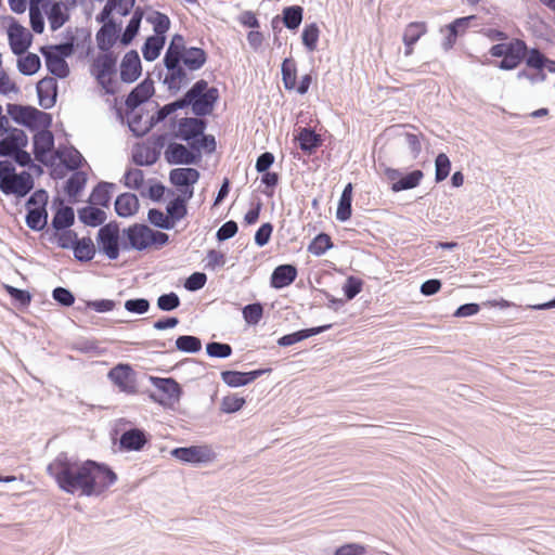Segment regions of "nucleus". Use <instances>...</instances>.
<instances>
[{
    "label": "nucleus",
    "mask_w": 555,
    "mask_h": 555,
    "mask_svg": "<svg viewBox=\"0 0 555 555\" xmlns=\"http://www.w3.org/2000/svg\"><path fill=\"white\" fill-rule=\"evenodd\" d=\"M151 384L163 395L167 397V399L179 402L182 395L183 388L182 386L172 377H158V376H150Z\"/></svg>",
    "instance_id": "26"
},
{
    "label": "nucleus",
    "mask_w": 555,
    "mask_h": 555,
    "mask_svg": "<svg viewBox=\"0 0 555 555\" xmlns=\"http://www.w3.org/2000/svg\"><path fill=\"white\" fill-rule=\"evenodd\" d=\"M352 183L349 182L345 185L340 197L337 203L335 217L339 222H346L352 215Z\"/></svg>",
    "instance_id": "32"
},
{
    "label": "nucleus",
    "mask_w": 555,
    "mask_h": 555,
    "mask_svg": "<svg viewBox=\"0 0 555 555\" xmlns=\"http://www.w3.org/2000/svg\"><path fill=\"white\" fill-rule=\"evenodd\" d=\"M75 224V210L73 207L57 209L51 220L52 231H61L72 228Z\"/></svg>",
    "instance_id": "40"
},
{
    "label": "nucleus",
    "mask_w": 555,
    "mask_h": 555,
    "mask_svg": "<svg viewBox=\"0 0 555 555\" xmlns=\"http://www.w3.org/2000/svg\"><path fill=\"white\" fill-rule=\"evenodd\" d=\"M115 183L107 181L98 182L88 198L89 204L98 205L102 208H108L112 199V192L115 189Z\"/></svg>",
    "instance_id": "31"
},
{
    "label": "nucleus",
    "mask_w": 555,
    "mask_h": 555,
    "mask_svg": "<svg viewBox=\"0 0 555 555\" xmlns=\"http://www.w3.org/2000/svg\"><path fill=\"white\" fill-rule=\"evenodd\" d=\"M384 175L389 181L390 190L393 193L415 189L421 184L424 178V172L421 169H414L403 173L400 169L386 167Z\"/></svg>",
    "instance_id": "10"
},
{
    "label": "nucleus",
    "mask_w": 555,
    "mask_h": 555,
    "mask_svg": "<svg viewBox=\"0 0 555 555\" xmlns=\"http://www.w3.org/2000/svg\"><path fill=\"white\" fill-rule=\"evenodd\" d=\"M31 118L29 120V127H27L30 131L38 130H48L52 127L53 117L50 113L38 109L37 107H31Z\"/></svg>",
    "instance_id": "48"
},
{
    "label": "nucleus",
    "mask_w": 555,
    "mask_h": 555,
    "mask_svg": "<svg viewBox=\"0 0 555 555\" xmlns=\"http://www.w3.org/2000/svg\"><path fill=\"white\" fill-rule=\"evenodd\" d=\"M48 219H49L48 210H46V211L29 210V212H26L25 223L30 230H33L35 232H40L47 228Z\"/></svg>",
    "instance_id": "61"
},
{
    "label": "nucleus",
    "mask_w": 555,
    "mask_h": 555,
    "mask_svg": "<svg viewBox=\"0 0 555 555\" xmlns=\"http://www.w3.org/2000/svg\"><path fill=\"white\" fill-rule=\"evenodd\" d=\"M138 373L130 363H117L107 373V378L126 395H137Z\"/></svg>",
    "instance_id": "9"
},
{
    "label": "nucleus",
    "mask_w": 555,
    "mask_h": 555,
    "mask_svg": "<svg viewBox=\"0 0 555 555\" xmlns=\"http://www.w3.org/2000/svg\"><path fill=\"white\" fill-rule=\"evenodd\" d=\"M114 209L118 217H133L140 209V201L134 193L124 192L115 198Z\"/></svg>",
    "instance_id": "27"
},
{
    "label": "nucleus",
    "mask_w": 555,
    "mask_h": 555,
    "mask_svg": "<svg viewBox=\"0 0 555 555\" xmlns=\"http://www.w3.org/2000/svg\"><path fill=\"white\" fill-rule=\"evenodd\" d=\"M478 20L479 18L477 15L462 16L453 20L451 23L441 28L440 31H447V35L441 42V48L443 51L448 52L452 50L456 43L457 38L465 35L467 29L472 26H476L477 24L475 23Z\"/></svg>",
    "instance_id": "13"
},
{
    "label": "nucleus",
    "mask_w": 555,
    "mask_h": 555,
    "mask_svg": "<svg viewBox=\"0 0 555 555\" xmlns=\"http://www.w3.org/2000/svg\"><path fill=\"white\" fill-rule=\"evenodd\" d=\"M69 10L70 9H66V4L63 1L54 0L51 5L43 11L48 17L52 31L60 29L69 21Z\"/></svg>",
    "instance_id": "28"
},
{
    "label": "nucleus",
    "mask_w": 555,
    "mask_h": 555,
    "mask_svg": "<svg viewBox=\"0 0 555 555\" xmlns=\"http://www.w3.org/2000/svg\"><path fill=\"white\" fill-rule=\"evenodd\" d=\"M98 251L108 260L115 261L124 251L120 223L112 220L102 225L95 236Z\"/></svg>",
    "instance_id": "6"
},
{
    "label": "nucleus",
    "mask_w": 555,
    "mask_h": 555,
    "mask_svg": "<svg viewBox=\"0 0 555 555\" xmlns=\"http://www.w3.org/2000/svg\"><path fill=\"white\" fill-rule=\"evenodd\" d=\"M95 40L99 51L105 53H115L113 51V48L119 41L117 37L108 33L102 26L98 29L95 34Z\"/></svg>",
    "instance_id": "60"
},
{
    "label": "nucleus",
    "mask_w": 555,
    "mask_h": 555,
    "mask_svg": "<svg viewBox=\"0 0 555 555\" xmlns=\"http://www.w3.org/2000/svg\"><path fill=\"white\" fill-rule=\"evenodd\" d=\"M31 107L33 105L8 103L7 113L16 125L27 128L31 118Z\"/></svg>",
    "instance_id": "39"
},
{
    "label": "nucleus",
    "mask_w": 555,
    "mask_h": 555,
    "mask_svg": "<svg viewBox=\"0 0 555 555\" xmlns=\"http://www.w3.org/2000/svg\"><path fill=\"white\" fill-rule=\"evenodd\" d=\"M41 68V60L36 53L26 52L17 59V69L24 76H33Z\"/></svg>",
    "instance_id": "42"
},
{
    "label": "nucleus",
    "mask_w": 555,
    "mask_h": 555,
    "mask_svg": "<svg viewBox=\"0 0 555 555\" xmlns=\"http://www.w3.org/2000/svg\"><path fill=\"white\" fill-rule=\"evenodd\" d=\"M208 121L206 117H182L177 119L173 117L170 124V128H177L173 133V138H177L186 143H195L203 131H206Z\"/></svg>",
    "instance_id": "8"
},
{
    "label": "nucleus",
    "mask_w": 555,
    "mask_h": 555,
    "mask_svg": "<svg viewBox=\"0 0 555 555\" xmlns=\"http://www.w3.org/2000/svg\"><path fill=\"white\" fill-rule=\"evenodd\" d=\"M170 455L182 463L199 465L211 462L216 454L207 444L177 447L170 451Z\"/></svg>",
    "instance_id": "11"
},
{
    "label": "nucleus",
    "mask_w": 555,
    "mask_h": 555,
    "mask_svg": "<svg viewBox=\"0 0 555 555\" xmlns=\"http://www.w3.org/2000/svg\"><path fill=\"white\" fill-rule=\"evenodd\" d=\"M160 152L152 150L144 144H137L132 150L131 159L133 164L141 167H149L157 163Z\"/></svg>",
    "instance_id": "34"
},
{
    "label": "nucleus",
    "mask_w": 555,
    "mask_h": 555,
    "mask_svg": "<svg viewBox=\"0 0 555 555\" xmlns=\"http://www.w3.org/2000/svg\"><path fill=\"white\" fill-rule=\"evenodd\" d=\"M166 43V37L149 36L141 48L143 59L146 62H154L157 60Z\"/></svg>",
    "instance_id": "37"
},
{
    "label": "nucleus",
    "mask_w": 555,
    "mask_h": 555,
    "mask_svg": "<svg viewBox=\"0 0 555 555\" xmlns=\"http://www.w3.org/2000/svg\"><path fill=\"white\" fill-rule=\"evenodd\" d=\"M85 461L60 452L47 466V474L54 479L57 487L67 494L81 490Z\"/></svg>",
    "instance_id": "4"
},
{
    "label": "nucleus",
    "mask_w": 555,
    "mask_h": 555,
    "mask_svg": "<svg viewBox=\"0 0 555 555\" xmlns=\"http://www.w3.org/2000/svg\"><path fill=\"white\" fill-rule=\"evenodd\" d=\"M49 203V193L44 189L34 191L25 203L26 212L46 211Z\"/></svg>",
    "instance_id": "51"
},
{
    "label": "nucleus",
    "mask_w": 555,
    "mask_h": 555,
    "mask_svg": "<svg viewBox=\"0 0 555 555\" xmlns=\"http://www.w3.org/2000/svg\"><path fill=\"white\" fill-rule=\"evenodd\" d=\"M332 248H334V243L331 235L325 232H320L309 243L307 250L315 257H321Z\"/></svg>",
    "instance_id": "44"
},
{
    "label": "nucleus",
    "mask_w": 555,
    "mask_h": 555,
    "mask_svg": "<svg viewBox=\"0 0 555 555\" xmlns=\"http://www.w3.org/2000/svg\"><path fill=\"white\" fill-rule=\"evenodd\" d=\"M298 269L293 263H284L275 267L270 276V287L283 289L295 282Z\"/></svg>",
    "instance_id": "22"
},
{
    "label": "nucleus",
    "mask_w": 555,
    "mask_h": 555,
    "mask_svg": "<svg viewBox=\"0 0 555 555\" xmlns=\"http://www.w3.org/2000/svg\"><path fill=\"white\" fill-rule=\"evenodd\" d=\"M175 347L183 353H197L202 350V339L194 335H180L176 338Z\"/></svg>",
    "instance_id": "50"
},
{
    "label": "nucleus",
    "mask_w": 555,
    "mask_h": 555,
    "mask_svg": "<svg viewBox=\"0 0 555 555\" xmlns=\"http://www.w3.org/2000/svg\"><path fill=\"white\" fill-rule=\"evenodd\" d=\"M199 178V171L193 167L175 168L169 172V182L177 191L195 185Z\"/></svg>",
    "instance_id": "24"
},
{
    "label": "nucleus",
    "mask_w": 555,
    "mask_h": 555,
    "mask_svg": "<svg viewBox=\"0 0 555 555\" xmlns=\"http://www.w3.org/2000/svg\"><path fill=\"white\" fill-rule=\"evenodd\" d=\"M120 80L124 83H133L142 75V63L137 50L125 53L119 65Z\"/></svg>",
    "instance_id": "18"
},
{
    "label": "nucleus",
    "mask_w": 555,
    "mask_h": 555,
    "mask_svg": "<svg viewBox=\"0 0 555 555\" xmlns=\"http://www.w3.org/2000/svg\"><path fill=\"white\" fill-rule=\"evenodd\" d=\"M145 250L150 248L162 249L170 242V236L166 232L154 230L146 224Z\"/></svg>",
    "instance_id": "54"
},
{
    "label": "nucleus",
    "mask_w": 555,
    "mask_h": 555,
    "mask_svg": "<svg viewBox=\"0 0 555 555\" xmlns=\"http://www.w3.org/2000/svg\"><path fill=\"white\" fill-rule=\"evenodd\" d=\"M272 372L271 367H259L248 372L236 370H224L220 373L221 380L231 388L244 387L251 384L257 378Z\"/></svg>",
    "instance_id": "14"
},
{
    "label": "nucleus",
    "mask_w": 555,
    "mask_h": 555,
    "mask_svg": "<svg viewBox=\"0 0 555 555\" xmlns=\"http://www.w3.org/2000/svg\"><path fill=\"white\" fill-rule=\"evenodd\" d=\"M281 75L284 89L292 91L296 87L297 64L293 57H285L281 64Z\"/></svg>",
    "instance_id": "45"
},
{
    "label": "nucleus",
    "mask_w": 555,
    "mask_h": 555,
    "mask_svg": "<svg viewBox=\"0 0 555 555\" xmlns=\"http://www.w3.org/2000/svg\"><path fill=\"white\" fill-rule=\"evenodd\" d=\"M35 188V179L33 175L27 170L20 172L15 171V175L9 181L8 186L3 190L4 195H14L17 198H23L28 195Z\"/></svg>",
    "instance_id": "21"
},
{
    "label": "nucleus",
    "mask_w": 555,
    "mask_h": 555,
    "mask_svg": "<svg viewBox=\"0 0 555 555\" xmlns=\"http://www.w3.org/2000/svg\"><path fill=\"white\" fill-rule=\"evenodd\" d=\"M186 48L183 35L175 34L163 57L165 68L167 69Z\"/></svg>",
    "instance_id": "38"
},
{
    "label": "nucleus",
    "mask_w": 555,
    "mask_h": 555,
    "mask_svg": "<svg viewBox=\"0 0 555 555\" xmlns=\"http://www.w3.org/2000/svg\"><path fill=\"white\" fill-rule=\"evenodd\" d=\"M28 142V135L26 133L25 137L18 135V138L13 141L15 149L10 159L13 164H16L17 166L23 168H27L29 165H31V162L34 160L31 158V154L26 151Z\"/></svg>",
    "instance_id": "35"
},
{
    "label": "nucleus",
    "mask_w": 555,
    "mask_h": 555,
    "mask_svg": "<svg viewBox=\"0 0 555 555\" xmlns=\"http://www.w3.org/2000/svg\"><path fill=\"white\" fill-rule=\"evenodd\" d=\"M451 160L446 153H438L435 158V182L440 183L444 181L451 172Z\"/></svg>",
    "instance_id": "59"
},
{
    "label": "nucleus",
    "mask_w": 555,
    "mask_h": 555,
    "mask_svg": "<svg viewBox=\"0 0 555 555\" xmlns=\"http://www.w3.org/2000/svg\"><path fill=\"white\" fill-rule=\"evenodd\" d=\"M305 10L301 5L293 4L284 7L280 15L283 26L291 31H296L302 23Z\"/></svg>",
    "instance_id": "33"
},
{
    "label": "nucleus",
    "mask_w": 555,
    "mask_h": 555,
    "mask_svg": "<svg viewBox=\"0 0 555 555\" xmlns=\"http://www.w3.org/2000/svg\"><path fill=\"white\" fill-rule=\"evenodd\" d=\"M64 38L65 41L63 42L56 44H44L40 48L66 61L75 53L76 49L80 48V43H76V36L70 27L65 29Z\"/></svg>",
    "instance_id": "23"
},
{
    "label": "nucleus",
    "mask_w": 555,
    "mask_h": 555,
    "mask_svg": "<svg viewBox=\"0 0 555 555\" xmlns=\"http://www.w3.org/2000/svg\"><path fill=\"white\" fill-rule=\"evenodd\" d=\"M59 151H61V157L66 158V160L63 164L66 170L76 171L79 170L86 164V159L74 145H69L67 147L60 146Z\"/></svg>",
    "instance_id": "41"
},
{
    "label": "nucleus",
    "mask_w": 555,
    "mask_h": 555,
    "mask_svg": "<svg viewBox=\"0 0 555 555\" xmlns=\"http://www.w3.org/2000/svg\"><path fill=\"white\" fill-rule=\"evenodd\" d=\"M126 117H127L128 128H129L130 132L133 134V137L142 138L150 132L149 125L145 127L140 126L142 118H143L142 111H138V108L132 109V111L129 108H126Z\"/></svg>",
    "instance_id": "46"
},
{
    "label": "nucleus",
    "mask_w": 555,
    "mask_h": 555,
    "mask_svg": "<svg viewBox=\"0 0 555 555\" xmlns=\"http://www.w3.org/2000/svg\"><path fill=\"white\" fill-rule=\"evenodd\" d=\"M118 56L116 53L100 52L90 66V74L95 80L111 77L117 73Z\"/></svg>",
    "instance_id": "20"
},
{
    "label": "nucleus",
    "mask_w": 555,
    "mask_h": 555,
    "mask_svg": "<svg viewBox=\"0 0 555 555\" xmlns=\"http://www.w3.org/2000/svg\"><path fill=\"white\" fill-rule=\"evenodd\" d=\"M77 214L78 220L86 227L101 228L106 224V212L102 208L95 207L92 204L78 208Z\"/></svg>",
    "instance_id": "30"
},
{
    "label": "nucleus",
    "mask_w": 555,
    "mask_h": 555,
    "mask_svg": "<svg viewBox=\"0 0 555 555\" xmlns=\"http://www.w3.org/2000/svg\"><path fill=\"white\" fill-rule=\"evenodd\" d=\"M39 52L44 59L47 70L52 75L51 77L57 79H65L70 74V68L67 61L39 48Z\"/></svg>",
    "instance_id": "29"
},
{
    "label": "nucleus",
    "mask_w": 555,
    "mask_h": 555,
    "mask_svg": "<svg viewBox=\"0 0 555 555\" xmlns=\"http://www.w3.org/2000/svg\"><path fill=\"white\" fill-rule=\"evenodd\" d=\"M38 104L43 109H50L55 106L59 96L57 80L51 76L41 78L36 83Z\"/></svg>",
    "instance_id": "17"
},
{
    "label": "nucleus",
    "mask_w": 555,
    "mask_h": 555,
    "mask_svg": "<svg viewBox=\"0 0 555 555\" xmlns=\"http://www.w3.org/2000/svg\"><path fill=\"white\" fill-rule=\"evenodd\" d=\"M122 183L127 189L141 190L144 184V172L139 168H128L124 173Z\"/></svg>",
    "instance_id": "63"
},
{
    "label": "nucleus",
    "mask_w": 555,
    "mask_h": 555,
    "mask_svg": "<svg viewBox=\"0 0 555 555\" xmlns=\"http://www.w3.org/2000/svg\"><path fill=\"white\" fill-rule=\"evenodd\" d=\"M55 137L48 130H38L33 135V154L35 158L47 167H53L55 159L61 157L60 153L54 152Z\"/></svg>",
    "instance_id": "7"
},
{
    "label": "nucleus",
    "mask_w": 555,
    "mask_h": 555,
    "mask_svg": "<svg viewBox=\"0 0 555 555\" xmlns=\"http://www.w3.org/2000/svg\"><path fill=\"white\" fill-rule=\"evenodd\" d=\"M150 182L149 188L145 191H141V196L147 197L154 203H160L164 201L166 193L173 194L160 181L151 179Z\"/></svg>",
    "instance_id": "58"
},
{
    "label": "nucleus",
    "mask_w": 555,
    "mask_h": 555,
    "mask_svg": "<svg viewBox=\"0 0 555 555\" xmlns=\"http://www.w3.org/2000/svg\"><path fill=\"white\" fill-rule=\"evenodd\" d=\"M219 99L218 88L209 87L208 81L205 79H198L182 96L159 107L150 117V131L179 109L191 107L193 115L207 117L212 114Z\"/></svg>",
    "instance_id": "1"
},
{
    "label": "nucleus",
    "mask_w": 555,
    "mask_h": 555,
    "mask_svg": "<svg viewBox=\"0 0 555 555\" xmlns=\"http://www.w3.org/2000/svg\"><path fill=\"white\" fill-rule=\"evenodd\" d=\"M118 479L113 468L103 462L86 460L81 477L80 494L85 496H100L106 492Z\"/></svg>",
    "instance_id": "5"
},
{
    "label": "nucleus",
    "mask_w": 555,
    "mask_h": 555,
    "mask_svg": "<svg viewBox=\"0 0 555 555\" xmlns=\"http://www.w3.org/2000/svg\"><path fill=\"white\" fill-rule=\"evenodd\" d=\"M427 31L426 23L424 22H411L406 25L402 40L404 47L411 48L421 39Z\"/></svg>",
    "instance_id": "47"
},
{
    "label": "nucleus",
    "mask_w": 555,
    "mask_h": 555,
    "mask_svg": "<svg viewBox=\"0 0 555 555\" xmlns=\"http://www.w3.org/2000/svg\"><path fill=\"white\" fill-rule=\"evenodd\" d=\"M492 57L501 59L495 67L509 72L517 68L522 62L532 69H544L546 55L537 47L528 48L525 40L513 38L508 42H499L489 49Z\"/></svg>",
    "instance_id": "2"
},
{
    "label": "nucleus",
    "mask_w": 555,
    "mask_h": 555,
    "mask_svg": "<svg viewBox=\"0 0 555 555\" xmlns=\"http://www.w3.org/2000/svg\"><path fill=\"white\" fill-rule=\"evenodd\" d=\"M188 147L181 143L170 142L165 150V159L169 165H183Z\"/></svg>",
    "instance_id": "55"
},
{
    "label": "nucleus",
    "mask_w": 555,
    "mask_h": 555,
    "mask_svg": "<svg viewBox=\"0 0 555 555\" xmlns=\"http://www.w3.org/2000/svg\"><path fill=\"white\" fill-rule=\"evenodd\" d=\"M72 250L77 261L89 262L94 258L98 248L90 236H83L77 241Z\"/></svg>",
    "instance_id": "36"
},
{
    "label": "nucleus",
    "mask_w": 555,
    "mask_h": 555,
    "mask_svg": "<svg viewBox=\"0 0 555 555\" xmlns=\"http://www.w3.org/2000/svg\"><path fill=\"white\" fill-rule=\"evenodd\" d=\"M155 93L154 81L150 77L140 81L126 96L125 107L137 109L146 103Z\"/></svg>",
    "instance_id": "19"
},
{
    "label": "nucleus",
    "mask_w": 555,
    "mask_h": 555,
    "mask_svg": "<svg viewBox=\"0 0 555 555\" xmlns=\"http://www.w3.org/2000/svg\"><path fill=\"white\" fill-rule=\"evenodd\" d=\"M135 2L137 0H106L101 10V16L103 17L104 14L108 15L114 12L122 17L128 16L132 12Z\"/></svg>",
    "instance_id": "43"
},
{
    "label": "nucleus",
    "mask_w": 555,
    "mask_h": 555,
    "mask_svg": "<svg viewBox=\"0 0 555 555\" xmlns=\"http://www.w3.org/2000/svg\"><path fill=\"white\" fill-rule=\"evenodd\" d=\"M246 404V399L236 393H229L221 399L220 412L224 414H234L242 410Z\"/></svg>",
    "instance_id": "57"
},
{
    "label": "nucleus",
    "mask_w": 555,
    "mask_h": 555,
    "mask_svg": "<svg viewBox=\"0 0 555 555\" xmlns=\"http://www.w3.org/2000/svg\"><path fill=\"white\" fill-rule=\"evenodd\" d=\"M263 311L260 301L247 304L242 309L243 319L248 325H257L263 317Z\"/></svg>",
    "instance_id": "62"
},
{
    "label": "nucleus",
    "mask_w": 555,
    "mask_h": 555,
    "mask_svg": "<svg viewBox=\"0 0 555 555\" xmlns=\"http://www.w3.org/2000/svg\"><path fill=\"white\" fill-rule=\"evenodd\" d=\"M124 251H145L146 224L135 222L121 230Z\"/></svg>",
    "instance_id": "16"
},
{
    "label": "nucleus",
    "mask_w": 555,
    "mask_h": 555,
    "mask_svg": "<svg viewBox=\"0 0 555 555\" xmlns=\"http://www.w3.org/2000/svg\"><path fill=\"white\" fill-rule=\"evenodd\" d=\"M320 33L317 23L312 22L305 25L301 31V42L308 52H314L318 49Z\"/></svg>",
    "instance_id": "49"
},
{
    "label": "nucleus",
    "mask_w": 555,
    "mask_h": 555,
    "mask_svg": "<svg viewBox=\"0 0 555 555\" xmlns=\"http://www.w3.org/2000/svg\"><path fill=\"white\" fill-rule=\"evenodd\" d=\"M146 21L153 25V36L166 37L171 25L167 14L160 11H153L152 14L147 16Z\"/></svg>",
    "instance_id": "53"
},
{
    "label": "nucleus",
    "mask_w": 555,
    "mask_h": 555,
    "mask_svg": "<svg viewBox=\"0 0 555 555\" xmlns=\"http://www.w3.org/2000/svg\"><path fill=\"white\" fill-rule=\"evenodd\" d=\"M88 181L87 173L81 170L73 171L64 184V192L82 193Z\"/></svg>",
    "instance_id": "64"
},
{
    "label": "nucleus",
    "mask_w": 555,
    "mask_h": 555,
    "mask_svg": "<svg viewBox=\"0 0 555 555\" xmlns=\"http://www.w3.org/2000/svg\"><path fill=\"white\" fill-rule=\"evenodd\" d=\"M9 46L16 56L25 54L33 43V34L24 27L16 18H10L8 28Z\"/></svg>",
    "instance_id": "12"
},
{
    "label": "nucleus",
    "mask_w": 555,
    "mask_h": 555,
    "mask_svg": "<svg viewBox=\"0 0 555 555\" xmlns=\"http://www.w3.org/2000/svg\"><path fill=\"white\" fill-rule=\"evenodd\" d=\"M3 288L17 308L25 309L30 305L33 294L29 291L17 288L10 284H3Z\"/></svg>",
    "instance_id": "52"
},
{
    "label": "nucleus",
    "mask_w": 555,
    "mask_h": 555,
    "mask_svg": "<svg viewBox=\"0 0 555 555\" xmlns=\"http://www.w3.org/2000/svg\"><path fill=\"white\" fill-rule=\"evenodd\" d=\"M166 212L172 227L181 221L188 215V205L173 197L166 205Z\"/></svg>",
    "instance_id": "56"
},
{
    "label": "nucleus",
    "mask_w": 555,
    "mask_h": 555,
    "mask_svg": "<svg viewBox=\"0 0 555 555\" xmlns=\"http://www.w3.org/2000/svg\"><path fill=\"white\" fill-rule=\"evenodd\" d=\"M151 435L143 428L126 429L119 438L118 448L122 452H139L150 442Z\"/></svg>",
    "instance_id": "15"
},
{
    "label": "nucleus",
    "mask_w": 555,
    "mask_h": 555,
    "mask_svg": "<svg viewBox=\"0 0 555 555\" xmlns=\"http://www.w3.org/2000/svg\"><path fill=\"white\" fill-rule=\"evenodd\" d=\"M207 60L208 54L203 48L188 47L166 69L163 83L169 93L176 95L183 87L188 86L192 80L189 72L199 70Z\"/></svg>",
    "instance_id": "3"
},
{
    "label": "nucleus",
    "mask_w": 555,
    "mask_h": 555,
    "mask_svg": "<svg viewBox=\"0 0 555 555\" xmlns=\"http://www.w3.org/2000/svg\"><path fill=\"white\" fill-rule=\"evenodd\" d=\"M295 140L298 142L301 152L307 155L314 154L323 145L322 137L310 126L300 128Z\"/></svg>",
    "instance_id": "25"
}]
</instances>
